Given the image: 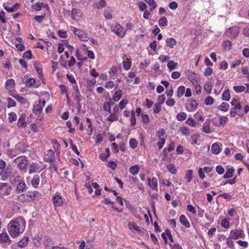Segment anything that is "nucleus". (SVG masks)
I'll return each mask as SVG.
<instances>
[{"label": "nucleus", "mask_w": 249, "mask_h": 249, "mask_svg": "<svg viewBox=\"0 0 249 249\" xmlns=\"http://www.w3.org/2000/svg\"><path fill=\"white\" fill-rule=\"evenodd\" d=\"M69 30L77 36L79 39L82 41H87L89 40L88 34L83 30L76 28L72 26H70Z\"/></svg>", "instance_id": "obj_4"}, {"label": "nucleus", "mask_w": 249, "mask_h": 249, "mask_svg": "<svg viewBox=\"0 0 249 249\" xmlns=\"http://www.w3.org/2000/svg\"><path fill=\"white\" fill-rule=\"evenodd\" d=\"M231 104L232 106H234V108H235V109H237L238 110L241 109V105L237 99L235 98L231 100Z\"/></svg>", "instance_id": "obj_32"}, {"label": "nucleus", "mask_w": 249, "mask_h": 249, "mask_svg": "<svg viewBox=\"0 0 249 249\" xmlns=\"http://www.w3.org/2000/svg\"><path fill=\"white\" fill-rule=\"evenodd\" d=\"M187 118V114L185 112H181L178 113L176 116V119L178 121H183Z\"/></svg>", "instance_id": "obj_42"}, {"label": "nucleus", "mask_w": 249, "mask_h": 249, "mask_svg": "<svg viewBox=\"0 0 249 249\" xmlns=\"http://www.w3.org/2000/svg\"><path fill=\"white\" fill-rule=\"evenodd\" d=\"M8 120L10 123L15 121L17 119V114L13 112H10L8 114Z\"/></svg>", "instance_id": "obj_50"}, {"label": "nucleus", "mask_w": 249, "mask_h": 249, "mask_svg": "<svg viewBox=\"0 0 249 249\" xmlns=\"http://www.w3.org/2000/svg\"><path fill=\"white\" fill-rule=\"evenodd\" d=\"M221 225L226 229H228L230 227V220L227 219H223L221 220Z\"/></svg>", "instance_id": "obj_54"}, {"label": "nucleus", "mask_w": 249, "mask_h": 249, "mask_svg": "<svg viewBox=\"0 0 249 249\" xmlns=\"http://www.w3.org/2000/svg\"><path fill=\"white\" fill-rule=\"evenodd\" d=\"M161 105L160 104L156 103L154 105L153 111L155 113H159L161 110Z\"/></svg>", "instance_id": "obj_60"}, {"label": "nucleus", "mask_w": 249, "mask_h": 249, "mask_svg": "<svg viewBox=\"0 0 249 249\" xmlns=\"http://www.w3.org/2000/svg\"><path fill=\"white\" fill-rule=\"evenodd\" d=\"M29 241V237H24L22 240L19 241L18 244V246L20 248H23L25 247L28 242Z\"/></svg>", "instance_id": "obj_40"}, {"label": "nucleus", "mask_w": 249, "mask_h": 249, "mask_svg": "<svg viewBox=\"0 0 249 249\" xmlns=\"http://www.w3.org/2000/svg\"><path fill=\"white\" fill-rule=\"evenodd\" d=\"M26 115L22 114L18 120L17 125L18 127H24L26 125V122L25 121Z\"/></svg>", "instance_id": "obj_21"}, {"label": "nucleus", "mask_w": 249, "mask_h": 249, "mask_svg": "<svg viewBox=\"0 0 249 249\" xmlns=\"http://www.w3.org/2000/svg\"><path fill=\"white\" fill-rule=\"evenodd\" d=\"M213 101L212 97L208 96L205 99L204 103L206 105H212L213 103Z\"/></svg>", "instance_id": "obj_64"}, {"label": "nucleus", "mask_w": 249, "mask_h": 249, "mask_svg": "<svg viewBox=\"0 0 249 249\" xmlns=\"http://www.w3.org/2000/svg\"><path fill=\"white\" fill-rule=\"evenodd\" d=\"M114 104V103L111 101L106 102L103 106L104 110L110 113L111 111V107Z\"/></svg>", "instance_id": "obj_27"}, {"label": "nucleus", "mask_w": 249, "mask_h": 249, "mask_svg": "<svg viewBox=\"0 0 249 249\" xmlns=\"http://www.w3.org/2000/svg\"><path fill=\"white\" fill-rule=\"evenodd\" d=\"M112 12L111 10L105 9L104 11V16L107 19H112L113 18Z\"/></svg>", "instance_id": "obj_39"}, {"label": "nucleus", "mask_w": 249, "mask_h": 249, "mask_svg": "<svg viewBox=\"0 0 249 249\" xmlns=\"http://www.w3.org/2000/svg\"><path fill=\"white\" fill-rule=\"evenodd\" d=\"M15 86V81L14 79L10 78L7 80L5 83V87L7 89H10L13 88Z\"/></svg>", "instance_id": "obj_24"}, {"label": "nucleus", "mask_w": 249, "mask_h": 249, "mask_svg": "<svg viewBox=\"0 0 249 249\" xmlns=\"http://www.w3.org/2000/svg\"><path fill=\"white\" fill-rule=\"evenodd\" d=\"M26 86L29 87L34 86L35 88H37L40 86V83L39 82H36L34 78H31L27 82Z\"/></svg>", "instance_id": "obj_20"}, {"label": "nucleus", "mask_w": 249, "mask_h": 249, "mask_svg": "<svg viewBox=\"0 0 249 249\" xmlns=\"http://www.w3.org/2000/svg\"><path fill=\"white\" fill-rule=\"evenodd\" d=\"M213 72V69H212L210 67H207L204 70V74L206 76H208L211 75L212 74Z\"/></svg>", "instance_id": "obj_63"}, {"label": "nucleus", "mask_w": 249, "mask_h": 249, "mask_svg": "<svg viewBox=\"0 0 249 249\" xmlns=\"http://www.w3.org/2000/svg\"><path fill=\"white\" fill-rule=\"evenodd\" d=\"M107 119L110 122H113L114 121H117L119 119V116L118 115H115L113 113H111Z\"/></svg>", "instance_id": "obj_51"}, {"label": "nucleus", "mask_w": 249, "mask_h": 249, "mask_svg": "<svg viewBox=\"0 0 249 249\" xmlns=\"http://www.w3.org/2000/svg\"><path fill=\"white\" fill-rule=\"evenodd\" d=\"M71 16L72 19L78 21L82 20L83 18V13L80 9L72 7L71 11Z\"/></svg>", "instance_id": "obj_6"}, {"label": "nucleus", "mask_w": 249, "mask_h": 249, "mask_svg": "<svg viewBox=\"0 0 249 249\" xmlns=\"http://www.w3.org/2000/svg\"><path fill=\"white\" fill-rule=\"evenodd\" d=\"M6 101L8 102L7 107L10 108L15 107L16 106V102L11 98L8 97L6 98Z\"/></svg>", "instance_id": "obj_48"}, {"label": "nucleus", "mask_w": 249, "mask_h": 249, "mask_svg": "<svg viewBox=\"0 0 249 249\" xmlns=\"http://www.w3.org/2000/svg\"><path fill=\"white\" fill-rule=\"evenodd\" d=\"M39 192L37 191L28 192L18 196V200L20 202H31L35 200L38 196Z\"/></svg>", "instance_id": "obj_3"}, {"label": "nucleus", "mask_w": 249, "mask_h": 249, "mask_svg": "<svg viewBox=\"0 0 249 249\" xmlns=\"http://www.w3.org/2000/svg\"><path fill=\"white\" fill-rule=\"evenodd\" d=\"M212 89H213V84L211 82H207L205 84L204 89L206 92H207L208 93H211Z\"/></svg>", "instance_id": "obj_43"}, {"label": "nucleus", "mask_w": 249, "mask_h": 249, "mask_svg": "<svg viewBox=\"0 0 249 249\" xmlns=\"http://www.w3.org/2000/svg\"><path fill=\"white\" fill-rule=\"evenodd\" d=\"M179 222L182 225L187 228H188L190 227V224L189 221L186 216L183 214H182L180 216Z\"/></svg>", "instance_id": "obj_22"}, {"label": "nucleus", "mask_w": 249, "mask_h": 249, "mask_svg": "<svg viewBox=\"0 0 249 249\" xmlns=\"http://www.w3.org/2000/svg\"><path fill=\"white\" fill-rule=\"evenodd\" d=\"M128 103V102L126 99H123L120 101L118 106L119 107V108L121 109H123L125 107L126 105Z\"/></svg>", "instance_id": "obj_58"}, {"label": "nucleus", "mask_w": 249, "mask_h": 249, "mask_svg": "<svg viewBox=\"0 0 249 249\" xmlns=\"http://www.w3.org/2000/svg\"><path fill=\"white\" fill-rule=\"evenodd\" d=\"M26 227V221L21 217L12 220L8 224V231L13 238L18 236L24 231Z\"/></svg>", "instance_id": "obj_1"}, {"label": "nucleus", "mask_w": 249, "mask_h": 249, "mask_svg": "<svg viewBox=\"0 0 249 249\" xmlns=\"http://www.w3.org/2000/svg\"><path fill=\"white\" fill-rule=\"evenodd\" d=\"M167 19L165 17H162L159 20V24L160 26H164L167 25Z\"/></svg>", "instance_id": "obj_56"}, {"label": "nucleus", "mask_w": 249, "mask_h": 249, "mask_svg": "<svg viewBox=\"0 0 249 249\" xmlns=\"http://www.w3.org/2000/svg\"><path fill=\"white\" fill-rule=\"evenodd\" d=\"M166 44L167 46L173 49L177 44V42L174 38H169L166 39Z\"/></svg>", "instance_id": "obj_30"}, {"label": "nucleus", "mask_w": 249, "mask_h": 249, "mask_svg": "<svg viewBox=\"0 0 249 249\" xmlns=\"http://www.w3.org/2000/svg\"><path fill=\"white\" fill-rule=\"evenodd\" d=\"M11 240L6 232H2L0 234V243L9 245Z\"/></svg>", "instance_id": "obj_15"}, {"label": "nucleus", "mask_w": 249, "mask_h": 249, "mask_svg": "<svg viewBox=\"0 0 249 249\" xmlns=\"http://www.w3.org/2000/svg\"><path fill=\"white\" fill-rule=\"evenodd\" d=\"M178 64V63L174 62L173 61L170 60L167 63V67L170 70H173L176 68Z\"/></svg>", "instance_id": "obj_46"}, {"label": "nucleus", "mask_w": 249, "mask_h": 249, "mask_svg": "<svg viewBox=\"0 0 249 249\" xmlns=\"http://www.w3.org/2000/svg\"><path fill=\"white\" fill-rule=\"evenodd\" d=\"M26 189V185L24 181H21L18 182L17 187V191L18 193L23 192V191H25Z\"/></svg>", "instance_id": "obj_25"}, {"label": "nucleus", "mask_w": 249, "mask_h": 249, "mask_svg": "<svg viewBox=\"0 0 249 249\" xmlns=\"http://www.w3.org/2000/svg\"><path fill=\"white\" fill-rule=\"evenodd\" d=\"M228 67V64L226 61H222L220 63L219 69L221 70H225Z\"/></svg>", "instance_id": "obj_61"}, {"label": "nucleus", "mask_w": 249, "mask_h": 249, "mask_svg": "<svg viewBox=\"0 0 249 249\" xmlns=\"http://www.w3.org/2000/svg\"><path fill=\"white\" fill-rule=\"evenodd\" d=\"M215 87L216 88L214 89V93L216 95H218L220 94L221 90L223 87V86H221L220 84L217 83Z\"/></svg>", "instance_id": "obj_62"}, {"label": "nucleus", "mask_w": 249, "mask_h": 249, "mask_svg": "<svg viewBox=\"0 0 249 249\" xmlns=\"http://www.w3.org/2000/svg\"><path fill=\"white\" fill-rule=\"evenodd\" d=\"M168 171L173 175H175L177 172V169L175 165L173 163H169L166 166Z\"/></svg>", "instance_id": "obj_31"}, {"label": "nucleus", "mask_w": 249, "mask_h": 249, "mask_svg": "<svg viewBox=\"0 0 249 249\" xmlns=\"http://www.w3.org/2000/svg\"><path fill=\"white\" fill-rule=\"evenodd\" d=\"M122 90H118L116 91L113 95L112 99L115 102H118L122 97Z\"/></svg>", "instance_id": "obj_38"}, {"label": "nucleus", "mask_w": 249, "mask_h": 249, "mask_svg": "<svg viewBox=\"0 0 249 249\" xmlns=\"http://www.w3.org/2000/svg\"><path fill=\"white\" fill-rule=\"evenodd\" d=\"M112 32L117 36L123 38L126 35V30L119 23H113L110 27Z\"/></svg>", "instance_id": "obj_5"}, {"label": "nucleus", "mask_w": 249, "mask_h": 249, "mask_svg": "<svg viewBox=\"0 0 249 249\" xmlns=\"http://www.w3.org/2000/svg\"><path fill=\"white\" fill-rule=\"evenodd\" d=\"M123 66L124 69L128 71L130 69L132 65V62L130 59L126 58L123 61Z\"/></svg>", "instance_id": "obj_23"}, {"label": "nucleus", "mask_w": 249, "mask_h": 249, "mask_svg": "<svg viewBox=\"0 0 249 249\" xmlns=\"http://www.w3.org/2000/svg\"><path fill=\"white\" fill-rule=\"evenodd\" d=\"M14 98L22 104H25L27 102L26 99L18 94H15V96H14Z\"/></svg>", "instance_id": "obj_49"}, {"label": "nucleus", "mask_w": 249, "mask_h": 249, "mask_svg": "<svg viewBox=\"0 0 249 249\" xmlns=\"http://www.w3.org/2000/svg\"><path fill=\"white\" fill-rule=\"evenodd\" d=\"M118 71L117 68L116 66H112L109 70L108 73L111 77L114 76Z\"/></svg>", "instance_id": "obj_53"}, {"label": "nucleus", "mask_w": 249, "mask_h": 249, "mask_svg": "<svg viewBox=\"0 0 249 249\" xmlns=\"http://www.w3.org/2000/svg\"><path fill=\"white\" fill-rule=\"evenodd\" d=\"M21 177L17 172H15L10 176L9 180L12 184H14L21 181Z\"/></svg>", "instance_id": "obj_16"}, {"label": "nucleus", "mask_w": 249, "mask_h": 249, "mask_svg": "<svg viewBox=\"0 0 249 249\" xmlns=\"http://www.w3.org/2000/svg\"><path fill=\"white\" fill-rule=\"evenodd\" d=\"M138 6L141 11L143 12L147 10V6L146 4L143 1H140L138 3Z\"/></svg>", "instance_id": "obj_57"}, {"label": "nucleus", "mask_w": 249, "mask_h": 249, "mask_svg": "<svg viewBox=\"0 0 249 249\" xmlns=\"http://www.w3.org/2000/svg\"><path fill=\"white\" fill-rule=\"evenodd\" d=\"M229 235L234 240H236L240 238H244L245 237V232L242 229H235L232 230L230 231Z\"/></svg>", "instance_id": "obj_8"}, {"label": "nucleus", "mask_w": 249, "mask_h": 249, "mask_svg": "<svg viewBox=\"0 0 249 249\" xmlns=\"http://www.w3.org/2000/svg\"><path fill=\"white\" fill-rule=\"evenodd\" d=\"M197 105L198 104L196 100H191L185 104V107L188 111L193 112L196 109Z\"/></svg>", "instance_id": "obj_12"}, {"label": "nucleus", "mask_w": 249, "mask_h": 249, "mask_svg": "<svg viewBox=\"0 0 249 249\" xmlns=\"http://www.w3.org/2000/svg\"><path fill=\"white\" fill-rule=\"evenodd\" d=\"M13 162L17 164V168L20 171L23 173L27 172L29 160L26 157L19 156L14 160Z\"/></svg>", "instance_id": "obj_2"}, {"label": "nucleus", "mask_w": 249, "mask_h": 249, "mask_svg": "<svg viewBox=\"0 0 249 249\" xmlns=\"http://www.w3.org/2000/svg\"><path fill=\"white\" fill-rule=\"evenodd\" d=\"M222 46L225 51H229L231 49V43L229 40L224 41Z\"/></svg>", "instance_id": "obj_44"}, {"label": "nucleus", "mask_w": 249, "mask_h": 249, "mask_svg": "<svg viewBox=\"0 0 249 249\" xmlns=\"http://www.w3.org/2000/svg\"><path fill=\"white\" fill-rule=\"evenodd\" d=\"M233 90L236 93H241L246 90V87L244 86H235L233 87Z\"/></svg>", "instance_id": "obj_45"}, {"label": "nucleus", "mask_w": 249, "mask_h": 249, "mask_svg": "<svg viewBox=\"0 0 249 249\" xmlns=\"http://www.w3.org/2000/svg\"><path fill=\"white\" fill-rule=\"evenodd\" d=\"M110 156V151L108 148H106L105 153H101L100 156V159L103 161H105Z\"/></svg>", "instance_id": "obj_29"}, {"label": "nucleus", "mask_w": 249, "mask_h": 249, "mask_svg": "<svg viewBox=\"0 0 249 249\" xmlns=\"http://www.w3.org/2000/svg\"><path fill=\"white\" fill-rule=\"evenodd\" d=\"M222 100L228 101L230 99V94L229 89L225 90L222 94Z\"/></svg>", "instance_id": "obj_47"}, {"label": "nucleus", "mask_w": 249, "mask_h": 249, "mask_svg": "<svg viewBox=\"0 0 249 249\" xmlns=\"http://www.w3.org/2000/svg\"><path fill=\"white\" fill-rule=\"evenodd\" d=\"M41 172V164L37 162H33L29 164V174Z\"/></svg>", "instance_id": "obj_11"}, {"label": "nucleus", "mask_w": 249, "mask_h": 249, "mask_svg": "<svg viewBox=\"0 0 249 249\" xmlns=\"http://www.w3.org/2000/svg\"><path fill=\"white\" fill-rule=\"evenodd\" d=\"M86 122L89 124L88 127L89 128V129L88 130L87 134L89 135H90L93 132L92 124L90 119L89 118H86Z\"/></svg>", "instance_id": "obj_52"}, {"label": "nucleus", "mask_w": 249, "mask_h": 249, "mask_svg": "<svg viewBox=\"0 0 249 249\" xmlns=\"http://www.w3.org/2000/svg\"><path fill=\"white\" fill-rule=\"evenodd\" d=\"M129 145L131 148H135L137 146L138 142L135 139H130L129 140Z\"/></svg>", "instance_id": "obj_59"}, {"label": "nucleus", "mask_w": 249, "mask_h": 249, "mask_svg": "<svg viewBox=\"0 0 249 249\" xmlns=\"http://www.w3.org/2000/svg\"><path fill=\"white\" fill-rule=\"evenodd\" d=\"M64 198L62 195L58 192H56L53 198V202L55 207H60L63 204Z\"/></svg>", "instance_id": "obj_10"}, {"label": "nucleus", "mask_w": 249, "mask_h": 249, "mask_svg": "<svg viewBox=\"0 0 249 249\" xmlns=\"http://www.w3.org/2000/svg\"><path fill=\"white\" fill-rule=\"evenodd\" d=\"M222 144L219 142H215L212 145V152L215 155L218 154L221 151Z\"/></svg>", "instance_id": "obj_17"}, {"label": "nucleus", "mask_w": 249, "mask_h": 249, "mask_svg": "<svg viewBox=\"0 0 249 249\" xmlns=\"http://www.w3.org/2000/svg\"><path fill=\"white\" fill-rule=\"evenodd\" d=\"M239 28L237 26H232L228 28L225 32L224 36L228 38H234L239 34Z\"/></svg>", "instance_id": "obj_7"}, {"label": "nucleus", "mask_w": 249, "mask_h": 249, "mask_svg": "<svg viewBox=\"0 0 249 249\" xmlns=\"http://www.w3.org/2000/svg\"><path fill=\"white\" fill-rule=\"evenodd\" d=\"M140 168L138 165H135L129 168V172L132 175H136L139 172Z\"/></svg>", "instance_id": "obj_34"}, {"label": "nucleus", "mask_w": 249, "mask_h": 249, "mask_svg": "<svg viewBox=\"0 0 249 249\" xmlns=\"http://www.w3.org/2000/svg\"><path fill=\"white\" fill-rule=\"evenodd\" d=\"M234 170L232 167L228 168L227 170L226 173L223 176L224 178L228 179L231 178L234 174Z\"/></svg>", "instance_id": "obj_26"}, {"label": "nucleus", "mask_w": 249, "mask_h": 249, "mask_svg": "<svg viewBox=\"0 0 249 249\" xmlns=\"http://www.w3.org/2000/svg\"><path fill=\"white\" fill-rule=\"evenodd\" d=\"M148 185L153 191H158V181L156 178H148L147 179Z\"/></svg>", "instance_id": "obj_13"}, {"label": "nucleus", "mask_w": 249, "mask_h": 249, "mask_svg": "<svg viewBox=\"0 0 249 249\" xmlns=\"http://www.w3.org/2000/svg\"><path fill=\"white\" fill-rule=\"evenodd\" d=\"M40 181V178L38 175H35L31 181L32 187L34 188H37Z\"/></svg>", "instance_id": "obj_19"}, {"label": "nucleus", "mask_w": 249, "mask_h": 249, "mask_svg": "<svg viewBox=\"0 0 249 249\" xmlns=\"http://www.w3.org/2000/svg\"><path fill=\"white\" fill-rule=\"evenodd\" d=\"M233 239L230 235L226 239V244L228 247L231 249H233L234 248V243L232 240Z\"/></svg>", "instance_id": "obj_41"}, {"label": "nucleus", "mask_w": 249, "mask_h": 249, "mask_svg": "<svg viewBox=\"0 0 249 249\" xmlns=\"http://www.w3.org/2000/svg\"><path fill=\"white\" fill-rule=\"evenodd\" d=\"M46 102L44 99H40L38 104L34 105L33 108V112L37 115L42 112V109L45 106Z\"/></svg>", "instance_id": "obj_9"}, {"label": "nucleus", "mask_w": 249, "mask_h": 249, "mask_svg": "<svg viewBox=\"0 0 249 249\" xmlns=\"http://www.w3.org/2000/svg\"><path fill=\"white\" fill-rule=\"evenodd\" d=\"M42 8L49 9V7L47 4L43 2H37L32 6V8L36 11H39Z\"/></svg>", "instance_id": "obj_18"}, {"label": "nucleus", "mask_w": 249, "mask_h": 249, "mask_svg": "<svg viewBox=\"0 0 249 249\" xmlns=\"http://www.w3.org/2000/svg\"><path fill=\"white\" fill-rule=\"evenodd\" d=\"M193 178V171L192 170L187 171L184 178L187 183H189L192 180Z\"/></svg>", "instance_id": "obj_28"}, {"label": "nucleus", "mask_w": 249, "mask_h": 249, "mask_svg": "<svg viewBox=\"0 0 249 249\" xmlns=\"http://www.w3.org/2000/svg\"><path fill=\"white\" fill-rule=\"evenodd\" d=\"M229 105L226 102L222 103L218 107V109L224 112H227L229 110Z\"/></svg>", "instance_id": "obj_37"}, {"label": "nucleus", "mask_w": 249, "mask_h": 249, "mask_svg": "<svg viewBox=\"0 0 249 249\" xmlns=\"http://www.w3.org/2000/svg\"><path fill=\"white\" fill-rule=\"evenodd\" d=\"M186 123L192 127H195L196 125V123L195 120L191 117H189L187 119Z\"/></svg>", "instance_id": "obj_55"}, {"label": "nucleus", "mask_w": 249, "mask_h": 249, "mask_svg": "<svg viewBox=\"0 0 249 249\" xmlns=\"http://www.w3.org/2000/svg\"><path fill=\"white\" fill-rule=\"evenodd\" d=\"M179 131L182 134V135L187 136H189L190 134V130L187 126H182L179 129Z\"/></svg>", "instance_id": "obj_33"}, {"label": "nucleus", "mask_w": 249, "mask_h": 249, "mask_svg": "<svg viewBox=\"0 0 249 249\" xmlns=\"http://www.w3.org/2000/svg\"><path fill=\"white\" fill-rule=\"evenodd\" d=\"M129 228L131 230H134L138 232L142 231V228L137 226L135 223L131 222L128 224Z\"/></svg>", "instance_id": "obj_35"}, {"label": "nucleus", "mask_w": 249, "mask_h": 249, "mask_svg": "<svg viewBox=\"0 0 249 249\" xmlns=\"http://www.w3.org/2000/svg\"><path fill=\"white\" fill-rule=\"evenodd\" d=\"M185 92V88L184 86H180L178 87L177 95L178 98L181 97Z\"/></svg>", "instance_id": "obj_36"}, {"label": "nucleus", "mask_w": 249, "mask_h": 249, "mask_svg": "<svg viewBox=\"0 0 249 249\" xmlns=\"http://www.w3.org/2000/svg\"><path fill=\"white\" fill-rule=\"evenodd\" d=\"M46 157L44 158V161L46 162H50L51 163L55 162L54 152L52 150H49L47 151Z\"/></svg>", "instance_id": "obj_14"}]
</instances>
